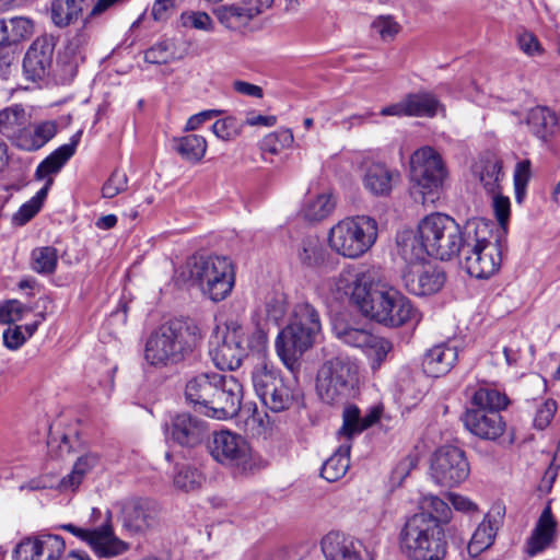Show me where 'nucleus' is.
I'll list each match as a JSON object with an SVG mask.
<instances>
[{"instance_id": "obj_29", "label": "nucleus", "mask_w": 560, "mask_h": 560, "mask_svg": "<svg viewBox=\"0 0 560 560\" xmlns=\"http://www.w3.org/2000/svg\"><path fill=\"white\" fill-rule=\"evenodd\" d=\"M457 349L446 343L438 345L427 351L422 369L428 376L440 377L447 374L457 361Z\"/></svg>"}, {"instance_id": "obj_10", "label": "nucleus", "mask_w": 560, "mask_h": 560, "mask_svg": "<svg viewBox=\"0 0 560 560\" xmlns=\"http://www.w3.org/2000/svg\"><path fill=\"white\" fill-rule=\"evenodd\" d=\"M62 528L86 542L98 558H116L131 548L129 542L116 536L110 511H106L104 522L94 528H81L73 524L62 525Z\"/></svg>"}, {"instance_id": "obj_5", "label": "nucleus", "mask_w": 560, "mask_h": 560, "mask_svg": "<svg viewBox=\"0 0 560 560\" xmlns=\"http://www.w3.org/2000/svg\"><path fill=\"white\" fill-rule=\"evenodd\" d=\"M447 175L446 165L434 148L425 145L416 150L410 156L412 185L409 188V196L413 200V206H435L440 199V188Z\"/></svg>"}, {"instance_id": "obj_6", "label": "nucleus", "mask_w": 560, "mask_h": 560, "mask_svg": "<svg viewBox=\"0 0 560 560\" xmlns=\"http://www.w3.org/2000/svg\"><path fill=\"white\" fill-rule=\"evenodd\" d=\"M377 235L376 220L368 214H357L334 225L328 234V243L339 255L357 258L375 244Z\"/></svg>"}, {"instance_id": "obj_28", "label": "nucleus", "mask_w": 560, "mask_h": 560, "mask_svg": "<svg viewBox=\"0 0 560 560\" xmlns=\"http://www.w3.org/2000/svg\"><path fill=\"white\" fill-rule=\"evenodd\" d=\"M557 523L550 506H546L526 541L525 552L534 557L547 549L553 541Z\"/></svg>"}, {"instance_id": "obj_27", "label": "nucleus", "mask_w": 560, "mask_h": 560, "mask_svg": "<svg viewBox=\"0 0 560 560\" xmlns=\"http://www.w3.org/2000/svg\"><path fill=\"white\" fill-rule=\"evenodd\" d=\"M220 382V373L206 372L190 377L185 386L186 399L203 408L207 411L211 398L214 395L215 386Z\"/></svg>"}, {"instance_id": "obj_44", "label": "nucleus", "mask_w": 560, "mask_h": 560, "mask_svg": "<svg viewBox=\"0 0 560 560\" xmlns=\"http://www.w3.org/2000/svg\"><path fill=\"white\" fill-rule=\"evenodd\" d=\"M325 255L326 253L316 236H307L303 238L298 249V258L300 262L307 268H322Z\"/></svg>"}, {"instance_id": "obj_64", "label": "nucleus", "mask_w": 560, "mask_h": 560, "mask_svg": "<svg viewBox=\"0 0 560 560\" xmlns=\"http://www.w3.org/2000/svg\"><path fill=\"white\" fill-rule=\"evenodd\" d=\"M25 341L22 326L9 327L3 331V343L11 350L19 349Z\"/></svg>"}, {"instance_id": "obj_19", "label": "nucleus", "mask_w": 560, "mask_h": 560, "mask_svg": "<svg viewBox=\"0 0 560 560\" xmlns=\"http://www.w3.org/2000/svg\"><path fill=\"white\" fill-rule=\"evenodd\" d=\"M427 236L421 232V220L416 229H402L396 234V253L407 267L424 262L430 255Z\"/></svg>"}, {"instance_id": "obj_8", "label": "nucleus", "mask_w": 560, "mask_h": 560, "mask_svg": "<svg viewBox=\"0 0 560 560\" xmlns=\"http://www.w3.org/2000/svg\"><path fill=\"white\" fill-rule=\"evenodd\" d=\"M357 366L340 357L325 361L317 371L316 390L320 399L329 405L345 401L357 384Z\"/></svg>"}, {"instance_id": "obj_58", "label": "nucleus", "mask_w": 560, "mask_h": 560, "mask_svg": "<svg viewBox=\"0 0 560 560\" xmlns=\"http://www.w3.org/2000/svg\"><path fill=\"white\" fill-rule=\"evenodd\" d=\"M31 308L18 300H9L0 304V324H11L21 320Z\"/></svg>"}, {"instance_id": "obj_22", "label": "nucleus", "mask_w": 560, "mask_h": 560, "mask_svg": "<svg viewBox=\"0 0 560 560\" xmlns=\"http://www.w3.org/2000/svg\"><path fill=\"white\" fill-rule=\"evenodd\" d=\"M322 549L327 560H370L360 541L339 533L327 534L322 540Z\"/></svg>"}, {"instance_id": "obj_54", "label": "nucleus", "mask_w": 560, "mask_h": 560, "mask_svg": "<svg viewBox=\"0 0 560 560\" xmlns=\"http://www.w3.org/2000/svg\"><path fill=\"white\" fill-rule=\"evenodd\" d=\"M288 311L287 296L283 293H275L269 296L265 304L266 317L273 322L279 323L283 319Z\"/></svg>"}, {"instance_id": "obj_4", "label": "nucleus", "mask_w": 560, "mask_h": 560, "mask_svg": "<svg viewBox=\"0 0 560 560\" xmlns=\"http://www.w3.org/2000/svg\"><path fill=\"white\" fill-rule=\"evenodd\" d=\"M445 525L427 514H413L399 534L402 553L411 560H443L447 553Z\"/></svg>"}, {"instance_id": "obj_11", "label": "nucleus", "mask_w": 560, "mask_h": 560, "mask_svg": "<svg viewBox=\"0 0 560 560\" xmlns=\"http://www.w3.org/2000/svg\"><path fill=\"white\" fill-rule=\"evenodd\" d=\"M62 528L86 542L98 558H116L131 548L129 542L116 536L110 511H106L104 522L94 528H81L73 524L62 525Z\"/></svg>"}, {"instance_id": "obj_24", "label": "nucleus", "mask_w": 560, "mask_h": 560, "mask_svg": "<svg viewBox=\"0 0 560 560\" xmlns=\"http://www.w3.org/2000/svg\"><path fill=\"white\" fill-rule=\"evenodd\" d=\"M224 256L194 255L185 262L180 277L201 289L207 283V280L220 273V264Z\"/></svg>"}, {"instance_id": "obj_51", "label": "nucleus", "mask_w": 560, "mask_h": 560, "mask_svg": "<svg viewBox=\"0 0 560 560\" xmlns=\"http://www.w3.org/2000/svg\"><path fill=\"white\" fill-rule=\"evenodd\" d=\"M205 481L202 474L188 465H182L177 467L176 474L174 475V486L182 491L190 492L199 489Z\"/></svg>"}, {"instance_id": "obj_43", "label": "nucleus", "mask_w": 560, "mask_h": 560, "mask_svg": "<svg viewBox=\"0 0 560 560\" xmlns=\"http://www.w3.org/2000/svg\"><path fill=\"white\" fill-rule=\"evenodd\" d=\"M509 404L510 400L504 393L489 386L479 387L471 397V405L475 408L495 409L498 412L505 409Z\"/></svg>"}, {"instance_id": "obj_59", "label": "nucleus", "mask_w": 560, "mask_h": 560, "mask_svg": "<svg viewBox=\"0 0 560 560\" xmlns=\"http://www.w3.org/2000/svg\"><path fill=\"white\" fill-rule=\"evenodd\" d=\"M180 22L184 27L210 32L213 30V22L210 15L201 11H188L180 15Z\"/></svg>"}, {"instance_id": "obj_57", "label": "nucleus", "mask_w": 560, "mask_h": 560, "mask_svg": "<svg viewBox=\"0 0 560 560\" xmlns=\"http://www.w3.org/2000/svg\"><path fill=\"white\" fill-rule=\"evenodd\" d=\"M173 46L167 40L160 42L144 51V60L152 65L167 63L174 57Z\"/></svg>"}, {"instance_id": "obj_40", "label": "nucleus", "mask_w": 560, "mask_h": 560, "mask_svg": "<svg viewBox=\"0 0 560 560\" xmlns=\"http://www.w3.org/2000/svg\"><path fill=\"white\" fill-rule=\"evenodd\" d=\"M85 0H54L50 14L54 24L66 27L77 21L83 11Z\"/></svg>"}, {"instance_id": "obj_37", "label": "nucleus", "mask_w": 560, "mask_h": 560, "mask_svg": "<svg viewBox=\"0 0 560 560\" xmlns=\"http://www.w3.org/2000/svg\"><path fill=\"white\" fill-rule=\"evenodd\" d=\"M526 124L533 135L541 140L552 136L558 124L557 116L548 107L532 108L526 117Z\"/></svg>"}, {"instance_id": "obj_62", "label": "nucleus", "mask_w": 560, "mask_h": 560, "mask_svg": "<svg viewBox=\"0 0 560 560\" xmlns=\"http://www.w3.org/2000/svg\"><path fill=\"white\" fill-rule=\"evenodd\" d=\"M557 410L555 400L548 399L537 409L534 418V427L538 430H544L551 422Z\"/></svg>"}, {"instance_id": "obj_38", "label": "nucleus", "mask_w": 560, "mask_h": 560, "mask_svg": "<svg viewBox=\"0 0 560 560\" xmlns=\"http://www.w3.org/2000/svg\"><path fill=\"white\" fill-rule=\"evenodd\" d=\"M408 116L434 117L439 110L444 112L443 105L431 93L420 92L406 95Z\"/></svg>"}, {"instance_id": "obj_50", "label": "nucleus", "mask_w": 560, "mask_h": 560, "mask_svg": "<svg viewBox=\"0 0 560 560\" xmlns=\"http://www.w3.org/2000/svg\"><path fill=\"white\" fill-rule=\"evenodd\" d=\"M38 538L39 560H59L66 549L65 539L59 535L43 534Z\"/></svg>"}, {"instance_id": "obj_60", "label": "nucleus", "mask_w": 560, "mask_h": 560, "mask_svg": "<svg viewBox=\"0 0 560 560\" xmlns=\"http://www.w3.org/2000/svg\"><path fill=\"white\" fill-rule=\"evenodd\" d=\"M13 560H39L38 557V538L26 537L22 539L14 548Z\"/></svg>"}, {"instance_id": "obj_16", "label": "nucleus", "mask_w": 560, "mask_h": 560, "mask_svg": "<svg viewBox=\"0 0 560 560\" xmlns=\"http://www.w3.org/2000/svg\"><path fill=\"white\" fill-rule=\"evenodd\" d=\"M160 506L149 499H135L121 510V526L131 536L145 535L159 525Z\"/></svg>"}, {"instance_id": "obj_46", "label": "nucleus", "mask_w": 560, "mask_h": 560, "mask_svg": "<svg viewBox=\"0 0 560 560\" xmlns=\"http://www.w3.org/2000/svg\"><path fill=\"white\" fill-rule=\"evenodd\" d=\"M212 12L223 26L232 31H238L249 23L241 4L220 5Z\"/></svg>"}, {"instance_id": "obj_42", "label": "nucleus", "mask_w": 560, "mask_h": 560, "mask_svg": "<svg viewBox=\"0 0 560 560\" xmlns=\"http://www.w3.org/2000/svg\"><path fill=\"white\" fill-rule=\"evenodd\" d=\"M350 446H340L323 465L320 475L329 482H335L345 476L349 469Z\"/></svg>"}, {"instance_id": "obj_33", "label": "nucleus", "mask_w": 560, "mask_h": 560, "mask_svg": "<svg viewBox=\"0 0 560 560\" xmlns=\"http://www.w3.org/2000/svg\"><path fill=\"white\" fill-rule=\"evenodd\" d=\"M82 131L74 133L69 143H66L51 152L37 167L36 176L45 178L51 174L58 173L67 161L75 153L80 142Z\"/></svg>"}, {"instance_id": "obj_45", "label": "nucleus", "mask_w": 560, "mask_h": 560, "mask_svg": "<svg viewBox=\"0 0 560 560\" xmlns=\"http://www.w3.org/2000/svg\"><path fill=\"white\" fill-rule=\"evenodd\" d=\"M243 419L245 430L252 435H261L269 427V416L264 409H258L256 404H246L238 412Z\"/></svg>"}, {"instance_id": "obj_35", "label": "nucleus", "mask_w": 560, "mask_h": 560, "mask_svg": "<svg viewBox=\"0 0 560 560\" xmlns=\"http://www.w3.org/2000/svg\"><path fill=\"white\" fill-rule=\"evenodd\" d=\"M33 32V23L30 19L24 16H13L0 19V44L3 46H11L18 44Z\"/></svg>"}, {"instance_id": "obj_17", "label": "nucleus", "mask_w": 560, "mask_h": 560, "mask_svg": "<svg viewBox=\"0 0 560 560\" xmlns=\"http://www.w3.org/2000/svg\"><path fill=\"white\" fill-rule=\"evenodd\" d=\"M445 272L430 262H420L402 272L405 289L415 295L424 296L439 292L445 283Z\"/></svg>"}, {"instance_id": "obj_36", "label": "nucleus", "mask_w": 560, "mask_h": 560, "mask_svg": "<svg viewBox=\"0 0 560 560\" xmlns=\"http://www.w3.org/2000/svg\"><path fill=\"white\" fill-rule=\"evenodd\" d=\"M498 528L499 521L487 514L472 534L467 546L468 553L471 557H477L490 548L494 542Z\"/></svg>"}, {"instance_id": "obj_12", "label": "nucleus", "mask_w": 560, "mask_h": 560, "mask_svg": "<svg viewBox=\"0 0 560 560\" xmlns=\"http://www.w3.org/2000/svg\"><path fill=\"white\" fill-rule=\"evenodd\" d=\"M430 470L433 480L438 485L451 488L467 479L470 467L462 448L443 445L433 453Z\"/></svg>"}, {"instance_id": "obj_23", "label": "nucleus", "mask_w": 560, "mask_h": 560, "mask_svg": "<svg viewBox=\"0 0 560 560\" xmlns=\"http://www.w3.org/2000/svg\"><path fill=\"white\" fill-rule=\"evenodd\" d=\"M362 180L364 188L372 195L385 197L400 180V173L384 163L373 162L365 167Z\"/></svg>"}, {"instance_id": "obj_3", "label": "nucleus", "mask_w": 560, "mask_h": 560, "mask_svg": "<svg viewBox=\"0 0 560 560\" xmlns=\"http://www.w3.org/2000/svg\"><path fill=\"white\" fill-rule=\"evenodd\" d=\"M337 292L349 295L360 312L380 324L387 317L393 287L383 281L378 268L345 269L335 279Z\"/></svg>"}, {"instance_id": "obj_30", "label": "nucleus", "mask_w": 560, "mask_h": 560, "mask_svg": "<svg viewBox=\"0 0 560 560\" xmlns=\"http://www.w3.org/2000/svg\"><path fill=\"white\" fill-rule=\"evenodd\" d=\"M220 268V273L207 280V283L200 289L202 294L213 302L225 300L235 284V270L231 259L224 256Z\"/></svg>"}, {"instance_id": "obj_52", "label": "nucleus", "mask_w": 560, "mask_h": 560, "mask_svg": "<svg viewBox=\"0 0 560 560\" xmlns=\"http://www.w3.org/2000/svg\"><path fill=\"white\" fill-rule=\"evenodd\" d=\"M392 350L393 343L388 339L373 335L363 351L371 361V368L377 370Z\"/></svg>"}, {"instance_id": "obj_9", "label": "nucleus", "mask_w": 560, "mask_h": 560, "mask_svg": "<svg viewBox=\"0 0 560 560\" xmlns=\"http://www.w3.org/2000/svg\"><path fill=\"white\" fill-rule=\"evenodd\" d=\"M252 380L257 396L273 412L289 409L302 396L298 387L285 384L278 372L267 364L257 365Z\"/></svg>"}, {"instance_id": "obj_55", "label": "nucleus", "mask_w": 560, "mask_h": 560, "mask_svg": "<svg viewBox=\"0 0 560 560\" xmlns=\"http://www.w3.org/2000/svg\"><path fill=\"white\" fill-rule=\"evenodd\" d=\"M337 336L345 343L364 350L365 346H369L373 335L364 329L346 327L338 330Z\"/></svg>"}, {"instance_id": "obj_49", "label": "nucleus", "mask_w": 560, "mask_h": 560, "mask_svg": "<svg viewBox=\"0 0 560 560\" xmlns=\"http://www.w3.org/2000/svg\"><path fill=\"white\" fill-rule=\"evenodd\" d=\"M290 324H296L304 329L317 335L320 331V320L317 311L307 302L294 306Z\"/></svg>"}, {"instance_id": "obj_7", "label": "nucleus", "mask_w": 560, "mask_h": 560, "mask_svg": "<svg viewBox=\"0 0 560 560\" xmlns=\"http://www.w3.org/2000/svg\"><path fill=\"white\" fill-rule=\"evenodd\" d=\"M421 232L429 242L430 255L440 260L459 258L467 242L468 222L462 232L455 219L445 212H430L421 219Z\"/></svg>"}, {"instance_id": "obj_34", "label": "nucleus", "mask_w": 560, "mask_h": 560, "mask_svg": "<svg viewBox=\"0 0 560 560\" xmlns=\"http://www.w3.org/2000/svg\"><path fill=\"white\" fill-rule=\"evenodd\" d=\"M31 125V115L22 105H12L0 110V133L12 141Z\"/></svg>"}, {"instance_id": "obj_63", "label": "nucleus", "mask_w": 560, "mask_h": 560, "mask_svg": "<svg viewBox=\"0 0 560 560\" xmlns=\"http://www.w3.org/2000/svg\"><path fill=\"white\" fill-rule=\"evenodd\" d=\"M372 27L384 40L393 39L399 32V25L390 16H380Z\"/></svg>"}, {"instance_id": "obj_1", "label": "nucleus", "mask_w": 560, "mask_h": 560, "mask_svg": "<svg viewBox=\"0 0 560 560\" xmlns=\"http://www.w3.org/2000/svg\"><path fill=\"white\" fill-rule=\"evenodd\" d=\"M511 212H495L497 221H468L467 242L459 256V265L477 279L497 273L503 259V241Z\"/></svg>"}, {"instance_id": "obj_21", "label": "nucleus", "mask_w": 560, "mask_h": 560, "mask_svg": "<svg viewBox=\"0 0 560 560\" xmlns=\"http://www.w3.org/2000/svg\"><path fill=\"white\" fill-rule=\"evenodd\" d=\"M55 43L52 37L39 36L27 49L23 70L26 77L33 81L43 79L51 67Z\"/></svg>"}, {"instance_id": "obj_14", "label": "nucleus", "mask_w": 560, "mask_h": 560, "mask_svg": "<svg viewBox=\"0 0 560 560\" xmlns=\"http://www.w3.org/2000/svg\"><path fill=\"white\" fill-rule=\"evenodd\" d=\"M210 400L206 416L225 420L238 415L243 399V386L233 375L220 374V382Z\"/></svg>"}, {"instance_id": "obj_56", "label": "nucleus", "mask_w": 560, "mask_h": 560, "mask_svg": "<svg viewBox=\"0 0 560 560\" xmlns=\"http://www.w3.org/2000/svg\"><path fill=\"white\" fill-rule=\"evenodd\" d=\"M363 419L360 415V410L354 405H349L343 410V424L339 430V433L351 438L353 434L360 433L363 429H360Z\"/></svg>"}, {"instance_id": "obj_32", "label": "nucleus", "mask_w": 560, "mask_h": 560, "mask_svg": "<svg viewBox=\"0 0 560 560\" xmlns=\"http://www.w3.org/2000/svg\"><path fill=\"white\" fill-rule=\"evenodd\" d=\"M57 133V126L54 121H42L33 127H26L13 144L24 151H37L43 148Z\"/></svg>"}, {"instance_id": "obj_48", "label": "nucleus", "mask_w": 560, "mask_h": 560, "mask_svg": "<svg viewBox=\"0 0 560 560\" xmlns=\"http://www.w3.org/2000/svg\"><path fill=\"white\" fill-rule=\"evenodd\" d=\"M420 512L417 514H427L442 525H446L452 515L448 504L436 495H423L419 501Z\"/></svg>"}, {"instance_id": "obj_47", "label": "nucleus", "mask_w": 560, "mask_h": 560, "mask_svg": "<svg viewBox=\"0 0 560 560\" xmlns=\"http://www.w3.org/2000/svg\"><path fill=\"white\" fill-rule=\"evenodd\" d=\"M58 262V252L52 246L36 247L31 254L32 269L38 273L51 275Z\"/></svg>"}, {"instance_id": "obj_26", "label": "nucleus", "mask_w": 560, "mask_h": 560, "mask_svg": "<svg viewBox=\"0 0 560 560\" xmlns=\"http://www.w3.org/2000/svg\"><path fill=\"white\" fill-rule=\"evenodd\" d=\"M214 365L224 370L237 369L245 357V348L238 339L236 331L228 332L223 340L210 351Z\"/></svg>"}, {"instance_id": "obj_13", "label": "nucleus", "mask_w": 560, "mask_h": 560, "mask_svg": "<svg viewBox=\"0 0 560 560\" xmlns=\"http://www.w3.org/2000/svg\"><path fill=\"white\" fill-rule=\"evenodd\" d=\"M208 448L213 459L225 466L246 469L250 460L245 439L230 431L215 432Z\"/></svg>"}, {"instance_id": "obj_25", "label": "nucleus", "mask_w": 560, "mask_h": 560, "mask_svg": "<svg viewBox=\"0 0 560 560\" xmlns=\"http://www.w3.org/2000/svg\"><path fill=\"white\" fill-rule=\"evenodd\" d=\"M172 438L183 446L194 447L200 444L206 434V422L189 413L177 415L172 421Z\"/></svg>"}, {"instance_id": "obj_15", "label": "nucleus", "mask_w": 560, "mask_h": 560, "mask_svg": "<svg viewBox=\"0 0 560 560\" xmlns=\"http://www.w3.org/2000/svg\"><path fill=\"white\" fill-rule=\"evenodd\" d=\"M316 336L296 324H289L280 331L276 340V350L291 372L299 368V359L313 346Z\"/></svg>"}, {"instance_id": "obj_39", "label": "nucleus", "mask_w": 560, "mask_h": 560, "mask_svg": "<svg viewBox=\"0 0 560 560\" xmlns=\"http://www.w3.org/2000/svg\"><path fill=\"white\" fill-rule=\"evenodd\" d=\"M100 463V456L96 453H85L80 456L73 465L69 475L63 477L60 481V488L63 490H75L83 481L86 474H89Z\"/></svg>"}, {"instance_id": "obj_31", "label": "nucleus", "mask_w": 560, "mask_h": 560, "mask_svg": "<svg viewBox=\"0 0 560 560\" xmlns=\"http://www.w3.org/2000/svg\"><path fill=\"white\" fill-rule=\"evenodd\" d=\"M386 311L387 317L390 318H384L382 325L387 327H400L408 323H419L421 319V314L411 301L396 289H393Z\"/></svg>"}, {"instance_id": "obj_41", "label": "nucleus", "mask_w": 560, "mask_h": 560, "mask_svg": "<svg viewBox=\"0 0 560 560\" xmlns=\"http://www.w3.org/2000/svg\"><path fill=\"white\" fill-rule=\"evenodd\" d=\"M174 150L186 161L197 163L207 151V141L199 135H187L173 140Z\"/></svg>"}, {"instance_id": "obj_53", "label": "nucleus", "mask_w": 560, "mask_h": 560, "mask_svg": "<svg viewBox=\"0 0 560 560\" xmlns=\"http://www.w3.org/2000/svg\"><path fill=\"white\" fill-rule=\"evenodd\" d=\"M211 129L217 138L223 141H232L242 133L243 124L235 117L229 116L214 121Z\"/></svg>"}, {"instance_id": "obj_18", "label": "nucleus", "mask_w": 560, "mask_h": 560, "mask_svg": "<svg viewBox=\"0 0 560 560\" xmlns=\"http://www.w3.org/2000/svg\"><path fill=\"white\" fill-rule=\"evenodd\" d=\"M463 420L465 428L482 440L495 441L504 433L506 428L503 417L495 409H467Z\"/></svg>"}, {"instance_id": "obj_20", "label": "nucleus", "mask_w": 560, "mask_h": 560, "mask_svg": "<svg viewBox=\"0 0 560 560\" xmlns=\"http://www.w3.org/2000/svg\"><path fill=\"white\" fill-rule=\"evenodd\" d=\"M501 162L495 158H480L472 165V174L491 194L493 210H510V199L503 196L499 188L502 176Z\"/></svg>"}, {"instance_id": "obj_61", "label": "nucleus", "mask_w": 560, "mask_h": 560, "mask_svg": "<svg viewBox=\"0 0 560 560\" xmlns=\"http://www.w3.org/2000/svg\"><path fill=\"white\" fill-rule=\"evenodd\" d=\"M128 177L125 172L114 171L109 178L102 187V195L104 198H113L119 192L127 189Z\"/></svg>"}, {"instance_id": "obj_2", "label": "nucleus", "mask_w": 560, "mask_h": 560, "mask_svg": "<svg viewBox=\"0 0 560 560\" xmlns=\"http://www.w3.org/2000/svg\"><path fill=\"white\" fill-rule=\"evenodd\" d=\"M203 331L190 318H174L154 329L144 345V360L155 368L178 364L201 346Z\"/></svg>"}]
</instances>
